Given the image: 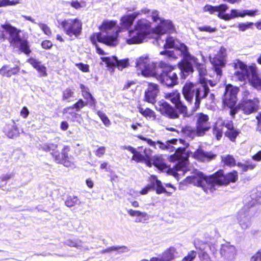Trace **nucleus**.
<instances>
[{
    "label": "nucleus",
    "instance_id": "nucleus-1",
    "mask_svg": "<svg viewBox=\"0 0 261 261\" xmlns=\"http://www.w3.org/2000/svg\"><path fill=\"white\" fill-rule=\"evenodd\" d=\"M185 182L201 187L206 193H212L216 190L217 187L227 184L228 178L227 175H224V171L220 170L208 177L201 172L196 173L192 176H188Z\"/></svg>",
    "mask_w": 261,
    "mask_h": 261
},
{
    "label": "nucleus",
    "instance_id": "nucleus-2",
    "mask_svg": "<svg viewBox=\"0 0 261 261\" xmlns=\"http://www.w3.org/2000/svg\"><path fill=\"white\" fill-rule=\"evenodd\" d=\"M233 65L236 70L234 74L240 81H248L254 88L261 90V77L258 75L255 65L247 66L239 60L235 61Z\"/></svg>",
    "mask_w": 261,
    "mask_h": 261
},
{
    "label": "nucleus",
    "instance_id": "nucleus-3",
    "mask_svg": "<svg viewBox=\"0 0 261 261\" xmlns=\"http://www.w3.org/2000/svg\"><path fill=\"white\" fill-rule=\"evenodd\" d=\"M208 92L209 88L206 85L193 84L189 82L186 83L182 90V93L187 102L194 104L192 109L194 111L199 108L201 100L205 98Z\"/></svg>",
    "mask_w": 261,
    "mask_h": 261
},
{
    "label": "nucleus",
    "instance_id": "nucleus-4",
    "mask_svg": "<svg viewBox=\"0 0 261 261\" xmlns=\"http://www.w3.org/2000/svg\"><path fill=\"white\" fill-rule=\"evenodd\" d=\"M115 25L116 22L113 21H104L100 27L102 32L93 34L91 36L90 40L92 43L95 44L96 42L98 41L108 45H116L118 43V34L122 31L118 30L116 31H111Z\"/></svg>",
    "mask_w": 261,
    "mask_h": 261
},
{
    "label": "nucleus",
    "instance_id": "nucleus-5",
    "mask_svg": "<svg viewBox=\"0 0 261 261\" xmlns=\"http://www.w3.org/2000/svg\"><path fill=\"white\" fill-rule=\"evenodd\" d=\"M164 47L165 48H174L180 51L183 61L179 64V69L184 72V74L185 72L189 73L192 71V64L197 63V60L189 53L186 45L172 37H168L166 40Z\"/></svg>",
    "mask_w": 261,
    "mask_h": 261
},
{
    "label": "nucleus",
    "instance_id": "nucleus-6",
    "mask_svg": "<svg viewBox=\"0 0 261 261\" xmlns=\"http://www.w3.org/2000/svg\"><path fill=\"white\" fill-rule=\"evenodd\" d=\"M153 76L162 84L169 87H172L178 83L175 69L163 61L159 63Z\"/></svg>",
    "mask_w": 261,
    "mask_h": 261
},
{
    "label": "nucleus",
    "instance_id": "nucleus-7",
    "mask_svg": "<svg viewBox=\"0 0 261 261\" xmlns=\"http://www.w3.org/2000/svg\"><path fill=\"white\" fill-rule=\"evenodd\" d=\"M171 144L184 145V147H174L176 150L175 153L171 155L170 158L171 160H177L178 163L174 166V170L173 171V175L175 177L178 176L184 175L187 170L186 166L188 164V155L185 152L186 146L185 141L182 139H172L169 141Z\"/></svg>",
    "mask_w": 261,
    "mask_h": 261
},
{
    "label": "nucleus",
    "instance_id": "nucleus-8",
    "mask_svg": "<svg viewBox=\"0 0 261 261\" xmlns=\"http://www.w3.org/2000/svg\"><path fill=\"white\" fill-rule=\"evenodd\" d=\"M239 92V88L233 87L229 84V109L230 114L233 116L239 109H241L245 114H250L257 110V102L252 100H245L243 98V101L238 106L233 108L237 101V94Z\"/></svg>",
    "mask_w": 261,
    "mask_h": 261
},
{
    "label": "nucleus",
    "instance_id": "nucleus-9",
    "mask_svg": "<svg viewBox=\"0 0 261 261\" xmlns=\"http://www.w3.org/2000/svg\"><path fill=\"white\" fill-rule=\"evenodd\" d=\"M58 27H61L68 36H79L82 31V22L81 20L76 18L65 19H57Z\"/></svg>",
    "mask_w": 261,
    "mask_h": 261
},
{
    "label": "nucleus",
    "instance_id": "nucleus-10",
    "mask_svg": "<svg viewBox=\"0 0 261 261\" xmlns=\"http://www.w3.org/2000/svg\"><path fill=\"white\" fill-rule=\"evenodd\" d=\"M196 132L190 128H187L185 130V134L191 138H193L195 134L198 136H203L208 131L211 127V123L208 121L209 118L207 115L199 113L196 115Z\"/></svg>",
    "mask_w": 261,
    "mask_h": 261
},
{
    "label": "nucleus",
    "instance_id": "nucleus-11",
    "mask_svg": "<svg viewBox=\"0 0 261 261\" xmlns=\"http://www.w3.org/2000/svg\"><path fill=\"white\" fill-rule=\"evenodd\" d=\"M256 202H260L257 197L251 203L246 204L238 214L237 219L243 229H247L251 224V213L249 210V205L251 207Z\"/></svg>",
    "mask_w": 261,
    "mask_h": 261
},
{
    "label": "nucleus",
    "instance_id": "nucleus-12",
    "mask_svg": "<svg viewBox=\"0 0 261 261\" xmlns=\"http://www.w3.org/2000/svg\"><path fill=\"white\" fill-rule=\"evenodd\" d=\"M136 67L144 76H153L158 68L151 62L147 56H142L136 60Z\"/></svg>",
    "mask_w": 261,
    "mask_h": 261
},
{
    "label": "nucleus",
    "instance_id": "nucleus-13",
    "mask_svg": "<svg viewBox=\"0 0 261 261\" xmlns=\"http://www.w3.org/2000/svg\"><path fill=\"white\" fill-rule=\"evenodd\" d=\"M226 56V49L221 47L218 53L215 56H210V60L214 66L215 71L217 74V81H219L221 75V69L225 66V57Z\"/></svg>",
    "mask_w": 261,
    "mask_h": 261
},
{
    "label": "nucleus",
    "instance_id": "nucleus-14",
    "mask_svg": "<svg viewBox=\"0 0 261 261\" xmlns=\"http://www.w3.org/2000/svg\"><path fill=\"white\" fill-rule=\"evenodd\" d=\"M1 27L9 34L8 40L13 46L22 39L20 36L21 30L11 25L9 23H5L1 25Z\"/></svg>",
    "mask_w": 261,
    "mask_h": 261
},
{
    "label": "nucleus",
    "instance_id": "nucleus-15",
    "mask_svg": "<svg viewBox=\"0 0 261 261\" xmlns=\"http://www.w3.org/2000/svg\"><path fill=\"white\" fill-rule=\"evenodd\" d=\"M176 29L172 22L169 19H163L153 29L154 33L158 35H163L167 33H173Z\"/></svg>",
    "mask_w": 261,
    "mask_h": 261
},
{
    "label": "nucleus",
    "instance_id": "nucleus-16",
    "mask_svg": "<svg viewBox=\"0 0 261 261\" xmlns=\"http://www.w3.org/2000/svg\"><path fill=\"white\" fill-rule=\"evenodd\" d=\"M146 37L137 29L126 31L124 39L128 44H139L143 42Z\"/></svg>",
    "mask_w": 261,
    "mask_h": 261
},
{
    "label": "nucleus",
    "instance_id": "nucleus-17",
    "mask_svg": "<svg viewBox=\"0 0 261 261\" xmlns=\"http://www.w3.org/2000/svg\"><path fill=\"white\" fill-rule=\"evenodd\" d=\"M101 59L106 64L107 67L112 69L117 67L119 70H122L127 67L128 64L127 60H118L115 56L103 57Z\"/></svg>",
    "mask_w": 261,
    "mask_h": 261
},
{
    "label": "nucleus",
    "instance_id": "nucleus-18",
    "mask_svg": "<svg viewBox=\"0 0 261 261\" xmlns=\"http://www.w3.org/2000/svg\"><path fill=\"white\" fill-rule=\"evenodd\" d=\"M227 8V5L224 4L215 7L206 5L203 7V11L204 12H208L211 14H213L217 12L218 13V16L219 18L225 20H228V15L225 13Z\"/></svg>",
    "mask_w": 261,
    "mask_h": 261
},
{
    "label": "nucleus",
    "instance_id": "nucleus-19",
    "mask_svg": "<svg viewBox=\"0 0 261 261\" xmlns=\"http://www.w3.org/2000/svg\"><path fill=\"white\" fill-rule=\"evenodd\" d=\"M156 110L160 113L170 118H176L178 117V114L175 110L167 102L164 100H161L155 106Z\"/></svg>",
    "mask_w": 261,
    "mask_h": 261
},
{
    "label": "nucleus",
    "instance_id": "nucleus-20",
    "mask_svg": "<svg viewBox=\"0 0 261 261\" xmlns=\"http://www.w3.org/2000/svg\"><path fill=\"white\" fill-rule=\"evenodd\" d=\"M165 98L169 100L175 105L176 108L180 111L181 113H186L187 112V107L184 106L180 100V93L177 91L170 93L165 94Z\"/></svg>",
    "mask_w": 261,
    "mask_h": 261
},
{
    "label": "nucleus",
    "instance_id": "nucleus-21",
    "mask_svg": "<svg viewBox=\"0 0 261 261\" xmlns=\"http://www.w3.org/2000/svg\"><path fill=\"white\" fill-rule=\"evenodd\" d=\"M141 15L140 10L135 11L132 14H127L123 15L120 20L121 30L122 32L123 30H126V31H129L128 29L132 25L134 20L136 17Z\"/></svg>",
    "mask_w": 261,
    "mask_h": 261
},
{
    "label": "nucleus",
    "instance_id": "nucleus-22",
    "mask_svg": "<svg viewBox=\"0 0 261 261\" xmlns=\"http://www.w3.org/2000/svg\"><path fill=\"white\" fill-rule=\"evenodd\" d=\"M159 92V89L157 84L149 83L145 93V100L149 102L154 103Z\"/></svg>",
    "mask_w": 261,
    "mask_h": 261
},
{
    "label": "nucleus",
    "instance_id": "nucleus-23",
    "mask_svg": "<svg viewBox=\"0 0 261 261\" xmlns=\"http://www.w3.org/2000/svg\"><path fill=\"white\" fill-rule=\"evenodd\" d=\"M178 253L176 249L173 247H170L166 249L158 257H153L156 261H169L174 259L177 256Z\"/></svg>",
    "mask_w": 261,
    "mask_h": 261
},
{
    "label": "nucleus",
    "instance_id": "nucleus-24",
    "mask_svg": "<svg viewBox=\"0 0 261 261\" xmlns=\"http://www.w3.org/2000/svg\"><path fill=\"white\" fill-rule=\"evenodd\" d=\"M66 150L67 151L69 150L68 147H64L61 155L60 154L59 152H55L52 153V155L57 163L62 164L66 167H71L73 165V163L68 160V156L66 153Z\"/></svg>",
    "mask_w": 261,
    "mask_h": 261
},
{
    "label": "nucleus",
    "instance_id": "nucleus-25",
    "mask_svg": "<svg viewBox=\"0 0 261 261\" xmlns=\"http://www.w3.org/2000/svg\"><path fill=\"white\" fill-rule=\"evenodd\" d=\"M216 156V154L212 152H206L201 149H197L193 154L194 159L201 162L210 161L214 159Z\"/></svg>",
    "mask_w": 261,
    "mask_h": 261
},
{
    "label": "nucleus",
    "instance_id": "nucleus-26",
    "mask_svg": "<svg viewBox=\"0 0 261 261\" xmlns=\"http://www.w3.org/2000/svg\"><path fill=\"white\" fill-rule=\"evenodd\" d=\"M150 22L146 19H141L137 21L134 28L147 37L150 33Z\"/></svg>",
    "mask_w": 261,
    "mask_h": 261
},
{
    "label": "nucleus",
    "instance_id": "nucleus-27",
    "mask_svg": "<svg viewBox=\"0 0 261 261\" xmlns=\"http://www.w3.org/2000/svg\"><path fill=\"white\" fill-rule=\"evenodd\" d=\"M30 63L39 73L40 76H46L47 75L46 68L39 61L30 58L27 61Z\"/></svg>",
    "mask_w": 261,
    "mask_h": 261
},
{
    "label": "nucleus",
    "instance_id": "nucleus-28",
    "mask_svg": "<svg viewBox=\"0 0 261 261\" xmlns=\"http://www.w3.org/2000/svg\"><path fill=\"white\" fill-rule=\"evenodd\" d=\"M140 13L141 15H145L147 17L149 16L151 17L153 22L158 24L161 20L163 19V18L160 17L159 12L156 10H150L147 8H143L140 10Z\"/></svg>",
    "mask_w": 261,
    "mask_h": 261
},
{
    "label": "nucleus",
    "instance_id": "nucleus-29",
    "mask_svg": "<svg viewBox=\"0 0 261 261\" xmlns=\"http://www.w3.org/2000/svg\"><path fill=\"white\" fill-rule=\"evenodd\" d=\"M197 60V59H196ZM198 65V71L199 74V84L201 85H206L207 86V83L206 82V78L204 77V76L206 74V69H205L204 65L198 64V60H197V63H193L192 64V67L193 65L197 66ZM180 72L182 73V76L184 78H186V77L188 75V74L190 73L189 72V73L185 72V74H184V72L181 71V70L180 69ZM193 70L191 71V72H192Z\"/></svg>",
    "mask_w": 261,
    "mask_h": 261
},
{
    "label": "nucleus",
    "instance_id": "nucleus-30",
    "mask_svg": "<svg viewBox=\"0 0 261 261\" xmlns=\"http://www.w3.org/2000/svg\"><path fill=\"white\" fill-rule=\"evenodd\" d=\"M19 71V68L17 66L11 67L9 65H6L0 69V74L4 76L10 77L12 75L16 74Z\"/></svg>",
    "mask_w": 261,
    "mask_h": 261
},
{
    "label": "nucleus",
    "instance_id": "nucleus-31",
    "mask_svg": "<svg viewBox=\"0 0 261 261\" xmlns=\"http://www.w3.org/2000/svg\"><path fill=\"white\" fill-rule=\"evenodd\" d=\"M5 134L10 138L17 137L19 134V130L14 122L12 121L8 124L4 128Z\"/></svg>",
    "mask_w": 261,
    "mask_h": 261
},
{
    "label": "nucleus",
    "instance_id": "nucleus-32",
    "mask_svg": "<svg viewBox=\"0 0 261 261\" xmlns=\"http://www.w3.org/2000/svg\"><path fill=\"white\" fill-rule=\"evenodd\" d=\"M256 11L231 10L229 14V19L237 17H244L246 15L252 16L255 15Z\"/></svg>",
    "mask_w": 261,
    "mask_h": 261
},
{
    "label": "nucleus",
    "instance_id": "nucleus-33",
    "mask_svg": "<svg viewBox=\"0 0 261 261\" xmlns=\"http://www.w3.org/2000/svg\"><path fill=\"white\" fill-rule=\"evenodd\" d=\"M151 185L152 188H154L157 194H160L167 193V191L163 186L161 181L158 180L155 176H152Z\"/></svg>",
    "mask_w": 261,
    "mask_h": 261
},
{
    "label": "nucleus",
    "instance_id": "nucleus-34",
    "mask_svg": "<svg viewBox=\"0 0 261 261\" xmlns=\"http://www.w3.org/2000/svg\"><path fill=\"white\" fill-rule=\"evenodd\" d=\"M66 244L70 247H76L82 250L85 251L89 250L87 243L83 242L80 240H76L74 241L69 240L66 242Z\"/></svg>",
    "mask_w": 261,
    "mask_h": 261
},
{
    "label": "nucleus",
    "instance_id": "nucleus-35",
    "mask_svg": "<svg viewBox=\"0 0 261 261\" xmlns=\"http://www.w3.org/2000/svg\"><path fill=\"white\" fill-rule=\"evenodd\" d=\"M13 46L18 48L20 51L27 55H29L31 53L29 42L26 39H22L17 45Z\"/></svg>",
    "mask_w": 261,
    "mask_h": 261
},
{
    "label": "nucleus",
    "instance_id": "nucleus-36",
    "mask_svg": "<svg viewBox=\"0 0 261 261\" xmlns=\"http://www.w3.org/2000/svg\"><path fill=\"white\" fill-rule=\"evenodd\" d=\"M152 161L153 165L160 170H163L167 168V166L165 164L162 156L161 155H158L154 156L152 159Z\"/></svg>",
    "mask_w": 261,
    "mask_h": 261
},
{
    "label": "nucleus",
    "instance_id": "nucleus-37",
    "mask_svg": "<svg viewBox=\"0 0 261 261\" xmlns=\"http://www.w3.org/2000/svg\"><path fill=\"white\" fill-rule=\"evenodd\" d=\"M237 166L242 169L243 172L253 170L256 166V164L251 161H246L244 164L238 163Z\"/></svg>",
    "mask_w": 261,
    "mask_h": 261
},
{
    "label": "nucleus",
    "instance_id": "nucleus-38",
    "mask_svg": "<svg viewBox=\"0 0 261 261\" xmlns=\"http://www.w3.org/2000/svg\"><path fill=\"white\" fill-rule=\"evenodd\" d=\"M195 247L196 248H198L201 250V252L199 253V256L201 261H211L208 255L203 251V250L208 247L207 244H203L201 247H198V245L196 244Z\"/></svg>",
    "mask_w": 261,
    "mask_h": 261
},
{
    "label": "nucleus",
    "instance_id": "nucleus-39",
    "mask_svg": "<svg viewBox=\"0 0 261 261\" xmlns=\"http://www.w3.org/2000/svg\"><path fill=\"white\" fill-rule=\"evenodd\" d=\"M139 112L147 119H154L155 118V113L151 110L146 108H139Z\"/></svg>",
    "mask_w": 261,
    "mask_h": 261
},
{
    "label": "nucleus",
    "instance_id": "nucleus-40",
    "mask_svg": "<svg viewBox=\"0 0 261 261\" xmlns=\"http://www.w3.org/2000/svg\"><path fill=\"white\" fill-rule=\"evenodd\" d=\"M65 203L67 206L70 207L80 203V201L76 196H69L67 198Z\"/></svg>",
    "mask_w": 261,
    "mask_h": 261
},
{
    "label": "nucleus",
    "instance_id": "nucleus-41",
    "mask_svg": "<svg viewBox=\"0 0 261 261\" xmlns=\"http://www.w3.org/2000/svg\"><path fill=\"white\" fill-rule=\"evenodd\" d=\"M240 133V130L234 128L229 123V140L231 141H234L236 137Z\"/></svg>",
    "mask_w": 261,
    "mask_h": 261
},
{
    "label": "nucleus",
    "instance_id": "nucleus-42",
    "mask_svg": "<svg viewBox=\"0 0 261 261\" xmlns=\"http://www.w3.org/2000/svg\"><path fill=\"white\" fill-rule=\"evenodd\" d=\"M73 95L74 90L70 88H68L63 92V99L69 101L70 98L73 97Z\"/></svg>",
    "mask_w": 261,
    "mask_h": 261
},
{
    "label": "nucleus",
    "instance_id": "nucleus-43",
    "mask_svg": "<svg viewBox=\"0 0 261 261\" xmlns=\"http://www.w3.org/2000/svg\"><path fill=\"white\" fill-rule=\"evenodd\" d=\"M57 148V145L54 143H48L44 144L42 146V149L46 151H50L51 153L55 152H58L56 150Z\"/></svg>",
    "mask_w": 261,
    "mask_h": 261
},
{
    "label": "nucleus",
    "instance_id": "nucleus-44",
    "mask_svg": "<svg viewBox=\"0 0 261 261\" xmlns=\"http://www.w3.org/2000/svg\"><path fill=\"white\" fill-rule=\"evenodd\" d=\"M132 160L137 163H139L145 161V158L144 155L142 154L140 152L136 150V151L133 153Z\"/></svg>",
    "mask_w": 261,
    "mask_h": 261
},
{
    "label": "nucleus",
    "instance_id": "nucleus-45",
    "mask_svg": "<svg viewBox=\"0 0 261 261\" xmlns=\"http://www.w3.org/2000/svg\"><path fill=\"white\" fill-rule=\"evenodd\" d=\"M85 106L84 101L82 100H79L76 103H75L72 107H68L67 108H65L63 110V113L67 112V111L71 109L75 108L76 109V111H79L81 109L84 107Z\"/></svg>",
    "mask_w": 261,
    "mask_h": 261
},
{
    "label": "nucleus",
    "instance_id": "nucleus-46",
    "mask_svg": "<svg viewBox=\"0 0 261 261\" xmlns=\"http://www.w3.org/2000/svg\"><path fill=\"white\" fill-rule=\"evenodd\" d=\"M97 114L105 126H109L111 124L110 121L105 114L100 111H98Z\"/></svg>",
    "mask_w": 261,
    "mask_h": 261
},
{
    "label": "nucleus",
    "instance_id": "nucleus-47",
    "mask_svg": "<svg viewBox=\"0 0 261 261\" xmlns=\"http://www.w3.org/2000/svg\"><path fill=\"white\" fill-rule=\"evenodd\" d=\"M37 24L38 25L39 27L40 28V29L43 32V33L47 35V36H50L51 34V31L50 29L49 28V27L43 23H38Z\"/></svg>",
    "mask_w": 261,
    "mask_h": 261
},
{
    "label": "nucleus",
    "instance_id": "nucleus-48",
    "mask_svg": "<svg viewBox=\"0 0 261 261\" xmlns=\"http://www.w3.org/2000/svg\"><path fill=\"white\" fill-rule=\"evenodd\" d=\"M127 213L132 217H138L140 216H142V217L145 216V212L133 210L132 209L128 210Z\"/></svg>",
    "mask_w": 261,
    "mask_h": 261
},
{
    "label": "nucleus",
    "instance_id": "nucleus-49",
    "mask_svg": "<svg viewBox=\"0 0 261 261\" xmlns=\"http://www.w3.org/2000/svg\"><path fill=\"white\" fill-rule=\"evenodd\" d=\"M196 252L192 250L182 259V261H193L196 257Z\"/></svg>",
    "mask_w": 261,
    "mask_h": 261
},
{
    "label": "nucleus",
    "instance_id": "nucleus-50",
    "mask_svg": "<svg viewBox=\"0 0 261 261\" xmlns=\"http://www.w3.org/2000/svg\"><path fill=\"white\" fill-rule=\"evenodd\" d=\"M120 249V252H126L127 251V249L126 247H121V248H116V247H109L105 250H102L100 252L101 253H107V252H111V251H116V250H118Z\"/></svg>",
    "mask_w": 261,
    "mask_h": 261
},
{
    "label": "nucleus",
    "instance_id": "nucleus-51",
    "mask_svg": "<svg viewBox=\"0 0 261 261\" xmlns=\"http://www.w3.org/2000/svg\"><path fill=\"white\" fill-rule=\"evenodd\" d=\"M228 91V85L225 86V92L222 97V106L224 108L228 107V98L227 95V92Z\"/></svg>",
    "mask_w": 261,
    "mask_h": 261
},
{
    "label": "nucleus",
    "instance_id": "nucleus-52",
    "mask_svg": "<svg viewBox=\"0 0 261 261\" xmlns=\"http://www.w3.org/2000/svg\"><path fill=\"white\" fill-rule=\"evenodd\" d=\"M70 5L72 8L75 9H80L86 6L85 2L80 3L77 1H73L70 2Z\"/></svg>",
    "mask_w": 261,
    "mask_h": 261
},
{
    "label": "nucleus",
    "instance_id": "nucleus-53",
    "mask_svg": "<svg viewBox=\"0 0 261 261\" xmlns=\"http://www.w3.org/2000/svg\"><path fill=\"white\" fill-rule=\"evenodd\" d=\"M253 24L252 22L241 23L239 24L238 28L240 31L243 32L250 28Z\"/></svg>",
    "mask_w": 261,
    "mask_h": 261
},
{
    "label": "nucleus",
    "instance_id": "nucleus-54",
    "mask_svg": "<svg viewBox=\"0 0 261 261\" xmlns=\"http://www.w3.org/2000/svg\"><path fill=\"white\" fill-rule=\"evenodd\" d=\"M20 3V0H3V7L8 6H15Z\"/></svg>",
    "mask_w": 261,
    "mask_h": 261
},
{
    "label": "nucleus",
    "instance_id": "nucleus-55",
    "mask_svg": "<svg viewBox=\"0 0 261 261\" xmlns=\"http://www.w3.org/2000/svg\"><path fill=\"white\" fill-rule=\"evenodd\" d=\"M80 88L82 90L83 96L86 99L92 96V95L89 93L88 89L84 85L81 84L80 85Z\"/></svg>",
    "mask_w": 261,
    "mask_h": 261
},
{
    "label": "nucleus",
    "instance_id": "nucleus-56",
    "mask_svg": "<svg viewBox=\"0 0 261 261\" xmlns=\"http://www.w3.org/2000/svg\"><path fill=\"white\" fill-rule=\"evenodd\" d=\"M238 179V173L236 171L229 172V182H235Z\"/></svg>",
    "mask_w": 261,
    "mask_h": 261
},
{
    "label": "nucleus",
    "instance_id": "nucleus-57",
    "mask_svg": "<svg viewBox=\"0 0 261 261\" xmlns=\"http://www.w3.org/2000/svg\"><path fill=\"white\" fill-rule=\"evenodd\" d=\"M76 66L81 71L84 72H87L89 71V65L87 64H84L83 63L76 64Z\"/></svg>",
    "mask_w": 261,
    "mask_h": 261
},
{
    "label": "nucleus",
    "instance_id": "nucleus-58",
    "mask_svg": "<svg viewBox=\"0 0 261 261\" xmlns=\"http://www.w3.org/2000/svg\"><path fill=\"white\" fill-rule=\"evenodd\" d=\"M198 30L202 32L205 31L209 33L214 32L216 30V28H213L210 26L200 27L198 28Z\"/></svg>",
    "mask_w": 261,
    "mask_h": 261
},
{
    "label": "nucleus",
    "instance_id": "nucleus-59",
    "mask_svg": "<svg viewBox=\"0 0 261 261\" xmlns=\"http://www.w3.org/2000/svg\"><path fill=\"white\" fill-rule=\"evenodd\" d=\"M250 261H261V249L251 257Z\"/></svg>",
    "mask_w": 261,
    "mask_h": 261
},
{
    "label": "nucleus",
    "instance_id": "nucleus-60",
    "mask_svg": "<svg viewBox=\"0 0 261 261\" xmlns=\"http://www.w3.org/2000/svg\"><path fill=\"white\" fill-rule=\"evenodd\" d=\"M138 137L141 140L146 141L147 143L150 146L155 147L156 143L152 141L151 139L146 138L141 135L138 136Z\"/></svg>",
    "mask_w": 261,
    "mask_h": 261
},
{
    "label": "nucleus",
    "instance_id": "nucleus-61",
    "mask_svg": "<svg viewBox=\"0 0 261 261\" xmlns=\"http://www.w3.org/2000/svg\"><path fill=\"white\" fill-rule=\"evenodd\" d=\"M106 152V148L103 146L99 147L96 151L95 154L98 157L102 156Z\"/></svg>",
    "mask_w": 261,
    "mask_h": 261
},
{
    "label": "nucleus",
    "instance_id": "nucleus-62",
    "mask_svg": "<svg viewBox=\"0 0 261 261\" xmlns=\"http://www.w3.org/2000/svg\"><path fill=\"white\" fill-rule=\"evenodd\" d=\"M237 254V249L234 246L229 245V258H234Z\"/></svg>",
    "mask_w": 261,
    "mask_h": 261
},
{
    "label": "nucleus",
    "instance_id": "nucleus-63",
    "mask_svg": "<svg viewBox=\"0 0 261 261\" xmlns=\"http://www.w3.org/2000/svg\"><path fill=\"white\" fill-rule=\"evenodd\" d=\"M149 219V217L148 214L145 212V216L142 217V216H140L138 217H137L135 222H139V223H143L145 221Z\"/></svg>",
    "mask_w": 261,
    "mask_h": 261
},
{
    "label": "nucleus",
    "instance_id": "nucleus-64",
    "mask_svg": "<svg viewBox=\"0 0 261 261\" xmlns=\"http://www.w3.org/2000/svg\"><path fill=\"white\" fill-rule=\"evenodd\" d=\"M41 46L42 48L46 49H48L51 47V46H53V44L51 42H50V41L45 40L42 42Z\"/></svg>",
    "mask_w": 261,
    "mask_h": 261
}]
</instances>
